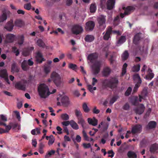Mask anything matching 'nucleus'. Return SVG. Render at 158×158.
I'll return each instance as SVG.
<instances>
[{"instance_id":"obj_17","label":"nucleus","mask_w":158,"mask_h":158,"mask_svg":"<svg viewBox=\"0 0 158 158\" xmlns=\"http://www.w3.org/2000/svg\"><path fill=\"white\" fill-rule=\"evenodd\" d=\"M111 71V69L110 67H105L102 72V75L104 77H107L110 74Z\"/></svg>"},{"instance_id":"obj_56","label":"nucleus","mask_w":158,"mask_h":158,"mask_svg":"<svg viewBox=\"0 0 158 158\" xmlns=\"http://www.w3.org/2000/svg\"><path fill=\"white\" fill-rule=\"evenodd\" d=\"M61 117L63 120H67L69 118V115L66 114H62Z\"/></svg>"},{"instance_id":"obj_11","label":"nucleus","mask_w":158,"mask_h":158,"mask_svg":"<svg viewBox=\"0 0 158 158\" xmlns=\"http://www.w3.org/2000/svg\"><path fill=\"white\" fill-rule=\"evenodd\" d=\"M35 60L37 63H41L43 61H45L46 60L43 57L42 54L40 52L36 53Z\"/></svg>"},{"instance_id":"obj_55","label":"nucleus","mask_w":158,"mask_h":158,"mask_svg":"<svg viewBox=\"0 0 158 158\" xmlns=\"http://www.w3.org/2000/svg\"><path fill=\"white\" fill-rule=\"evenodd\" d=\"M69 68L72 69L73 70H75L77 69V65L75 64L70 63L69 64Z\"/></svg>"},{"instance_id":"obj_61","label":"nucleus","mask_w":158,"mask_h":158,"mask_svg":"<svg viewBox=\"0 0 158 158\" xmlns=\"http://www.w3.org/2000/svg\"><path fill=\"white\" fill-rule=\"evenodd\" d=\"M31 5L30 3L26 4L24 5V8L25 9L29 10L31 9Z\"/></svg>"},{"instance_id":"obj_62","label":"nucleus","mask_w":158,"mask_h":158,"mask_svg":"<svg viewBox=\"0 0 158 158\" xmlns=\"http://www.w3.org/2000/svg\"><path fill=\"white\" fill-rule=\"evenodd\" d=\"M138 100V97L137 96H135L132 102V105L134 106H136L137 101Z\"/></svg>"},{"instance_id":"obj_29","label":"nucleus","mask_w":158,"mask_h":158,"mask_svg":"<svg viewBox=\"0 0 158 158\" xmlns=\"http://www.w3.org/2000/svg\"><path fill=\"white\" fill-rule=\"evenodd\" d=\"M24 36L23 35H19L18 36V43L20 45H22L24 42Z\"/></svg>"},{"instance_id":"obj_33","label":"nucleus","mask_w":158,"mask_h":158,"mask_svg":"<svg viewBox=\"0 0 158 158\" xmlns=\"http://www.w3.org/2000/svg\"><path fill=\"white\" fill-rule=\"evenodd\" d=\"M94 36L91 35H87L85 37L84 40L86 42H90L94 40Z\"/></svg>"},{"instance_id":"obj_25","label":"nucleus","mask_w":158,"mask_h":158,"mask_svg":"<svg viewBox=\"0 0 158 158\" xmlns=\"http://www.w3.org/2000/svg\"><path fill=\"white\" fill-rule=\"evenodd\" d=\"M7 121V118L3 114L0 115V126L5 125V122Z\"/></svg>"},{"instance_id":"obj_38","label":"nucleus","mask_w":158,"mask_h":158,"mask_svg":"<svg viewBox=\"0 0 158 158\" xmlns=\"http://www.w3.org/2000/svg\"><path fill=\"white\" fill-rule=\"evenodd\" d=\"M126 39L124 36H121L117 42L118 44H122L123 43L126 41Z\"/></svg>"},{"instance_id":"obj_18","label":"nucleus","mask_w":158,"mask_h":158,"mask_svg":"<svg viewBox=\"0 0 158 158\" xmlns=\"http://www.w3.org/2000/svg\"><path fill=\"white\" fill-rule=\"evenodd\" d=\"M115 3V0H108L106 3L107 8L110 10L113 8Z\"/></svg>"},{"instance_id":"obj_54","label":"nucleus","mask_w":158,"mask_h":158,"mask_svg":"<svg viewBox=\"0 0 158 158\" xmlns=\"http://www.w3.org/2000/svg\"><path fill=\"white\" fill-rule=\"evenodd\" d=\"M88 88L89 91L92 93L94 92V90H96V87H94L93 88L92 85H88Z\"/></svg>"},{"instance_id":"obj_8","label":"nucleus","mask_w":158,"mask_h":158,"mask_svg":"<svg viewBox=\"0 0 158 158\" xmlns=\"http://www.w3.org/2000/svg\"><path fill=\"white\" fill-rule=\"evenodd\" d=\"M95 23L93 21H90L86 23L85 29L87 31H92L95 26Z\"/></svg>"},{"instance_id":"obj_20","label":"nucleus","mask_w":158,"mask_h":158,"mask_svg":"<svg viewBox=\"0 0 158 158\" xmlns=\"http://www.w3.org/2000/svg\"><path fill=\"white\" fill-rule=\"evenodd\" d=\"M61 102L63 106H67L69 104V98L66 96H63L61 98Z\"/></svg>"},{"instance_id":"obj_60","label":"nucleus","mask_w":158,"mask_h":158,"mask_svg":"<svg viewBox=\"0 0 158 158\" xmlns=\"http://www.w3.org/2000/svg\"><path fill=\"white\" fill-rule=\"evenodd\" d=\"M147 91L146 90H145L144 89H143L142 92H141V95L142 97H143V98H145L146 96H147Z\"/></svg>"},{"instance_id":"obj_24","label":"nucleus","mask_w":158,"mask_h":158,"mask_svg":"<svg viewBox=\"0 0 158 158\" xmlns=\"http://www.w3.org/2000/svg\"><path fill=\"white\" fill-rule=\"evenodd\" d=\"M156 126V123L155 121H151L146 126V128L147 129H150L155 128Z\"/></svg>"},{"instance_id":"obj_9","label":"nucleus","mask_w":158,"mask_h":158,"mask_svg":"<svg viewBox=\"0 0 158 158\" xmlns=\"http://www.w3.org/2000/svg\"><path fill=\"white\" fill-rule=\"evenodd\" d=\"M10 13V11L4 9L2 11V14L0 16V22H2L7 18V15Z\"/></svg>"},{"instance_id":"obj_64","label":"nucleus","mask_w":158,"mask_h":158,"mask_svg":"<svg viewBox=\"0 0 158 158\" xmlns=\"http://www.w3.org/2000/svg\"><path fill=\"white\" fill-rule=\"evenodd\" d=\"M93 112L95 114H98L100 112V110L97 109V107L96 106H94L93 110Z\"/></svg>"},{"instance_id":"obj_22","label":"nucleus","mask_w":158,"mask_h":158,"mask_svg":"<svg viewBox=\"0 0 158 158\" xmlns=\"http://www.w3.org/2000/svg\"><path fill=\"white\" fill-rule=\"evenodd\" d=\"M77 119L78 120L77 123L81 124L83 129L86 128V123L84 119L83 118V117L78 118Z\"/></svg>"},{"instance_id":"obj_42","label":"nucleus","mask_w":158,"mask_h":158,"mask_svg":"<svg viewBox=\"0 0 158 158\" xmlns=\"http://www.w3.org/2000/svg\"><path fill=\"white\" fill-rule=\"evenodd\" d=\"M30 53V50L28 48H25L23 49V56H29Z\"/></svg>"},{"instance_id":"obj_34","label":"nucleus","mask_w":158,"mask_h":158,"mask_svg":"<svg viewBox=\"0 0 158 158\" xmlns=\"http://www.w3.org/2000/svg\"><path fill=\"white\" fill-rule=\"evenodd\" d=\"M141 37L139 35V33H138L134 36L133 39V42L135 44H137L139 40L140 39Z\"/></svg>"},{"instance_id":"obj_41","label":"nucleus","mask_w":158,"mask_h":158,"mask_svg":"<svg viewBox=\"0 0 158 158\" xmlns=\"http://www.w3.org/2000/svg\"><path fill=\"white\" fill-rule=\"evenodd\" d=\"M129 54L127 51H125L123 54L122 56V59L123 60H126L129 56Z\"/></svg>"},{"instance_id":"obj_48","label":"nucleus","mask_w":158,"mask_h":158,"mask_svg":"<svg viewBox=\"0 0 158 158\" xmlns=\"http://www.w3.org/2000/svg\"><path fill=\"white\" fill-rule=\"evenodd\" d=\"M37 45L40 47H44L45 44L41 39H39L37 42Z\"/></svg>"},{"instance_id":"obj_46","label":"nucleus","mask_w":158,"mask_h":158,"mask_svg":"<svg viewBox=\"0 0 158 158\" xmlns=\"http://www.w3.org/2000/svg\"><path fill=\"white\" fill-rule=\"evenodd\" d=\"M2 126L5 127V129H4L3 131L4 133L8 132L11 128V127L10 124L9 125H7L6 124L5 125H2Z\"/></svg>"},{"instance_id":"obj_10","label":"nucleus","mask_w":158,"mask_h":158,"mask_svg":"<svg viewBox=\"0 0 158 158\" xmlns=\"http://www.w3.org/2000/svg\"><path fill=\"white\" fill-rule=\"evenodd\" d=\"M145 108V107L144 105L143 104H140L134 110L136 114L140 115L143 113Z\"/></svg>"},{"instance_id":"obj_32","label":"nucleus","mask_w":158,"mask_h":158,"mask_svg":"<svg viewBox=\"0 0 158 158\" xmlns=\"http://www.w3.org/2000/svg\"><path fill=\"white\" fill-rule=\"evenodd\" d=\"M71 127L74 129L77 130L79 129V126L77 123L73 120H70V124Z\"/></svg>"},{"instance_id":"obj_28","label":"nucleus","mask_w":158,"mask_h":158,"mask_svg":"<svg viewBox=\"0 0 158 158\" xmlns=\"http://www.w3.org/2000/svg\"><path fill=\"white\" fill-rule=\"evenodd\" d=\"M21 66L23 70L24 71H27L29 68L27 64V61L25 60H24L21 64Z\"/></svg>"},{"instance_id":"obj_14","label":"nucleus","mask_w":158,"mask_h":158,"mask_svg":"<svg viewBox=\"0 0 158 158\" xmlns=\"http://www.w3.org/2000/svg\"><path fill=\"white\" fill-rule=\"evenodd\" d=\"M0 77L4 78L7 82L9 81L7 70L4 69L0 70Z\"/></svg>"},{"instance_id":"obj_49","label":"nucleus","mask_w":158,"mask_h":158,"mask_svg":"<svg viewBox=\"0 0 158 158\" xmlns=\"http://www.w3.org/2000/svg\"><path fill=\"white\" fill-rule=\"evenodd\" d=\"M102 127L101 129L102 132H103L107 130L108 127V125L106 123L103 124Z\"/></svg>"},{"instance_id":"obj_15","label":"nucleus","mask_w":158,"mask_h":158,"mask_svg":"<svg viewBox=\"0 0 158 158\" xmlns=\"http://www.w3.org/2000/svg\"><path fill=\"white\" fill-rule=\"evenodd\" d=\"M14 25L12 20H10L8 22L4 27V28L9 31H11L13 28Z\"/></svg>"},{"instance_id":"obj_36","label":"nucleus","mask_w":158,"mask_h":158,"mask_svg":"<svg viewBox=\"0 0 158 158\" xmlns=\"http://www.w3.org/2000/svg\"><path fill=\"white\" fill-rule=\"evenodd\" d=\"M75 114L77 119L83 117L82 114L80 110L76 109L75 110Z\"/></svg>"},{"instance_id":"obj_37","label":"nucleus","mask_w":158,"mask_h":158,"mask_svg":"<svg viewBox=\"0 0 158 158\" xmlns=\"http://www.w3.org/2000/svg\"><path fill=\"white\" fill-rule=\"evenodd\" d=\"M11 71L12 72H18L19 70L16 66L15 63H13L12 64L11 67Z\"/></svg>"},{"instance_id":"obj_27","label":"nucleus","mask_w":158,"mask_h":158,"mask_svg":"<svg viewBox=\"0 0 158 158\" xmlns=\"http://www.w3.org/2000/svg\"><path fill=\"white\" fill-rule=\"evenodd\" d=\"M150 151L151 153L157 152H158V146L156 144H154L151 145Z\"/></svg>"},{"instance_id":"obj_5","label":"nucleus","mask_w":158,"mask_h":158,"mask_svg":"<svg viewBox=\"0 0 158 158\" xmlns=\"http://www.w3.org/2000/svg\"><path fill=\"white\" fill-rule=\"evenodd\" d=\"M83 30L82 27L81 26L77 24L74 25L72 29L73 34L77 35L81 33Z\"/></svg>"},{"instance_id":"obj_51","label":"nucleus","mask_w":158,"mask_h":158,"mask_svg":"<svg viewBox=\"0 0 158 158\" xmlns=\"http://www.w3.org/2000/svg\"><path fill=\"white\" fill-rule=\"evenodd\" d=\"M140 65L138 64L136 65H134L132 68V71L133 72H138L140 70Z\"/></svg>"},{"instance_id":"obj_7","label":"nucleus","mask_w":158,"mask_h":158,"mask_svg":"<svg viewBox=\"0 0 158 158\" xmlns=\"http://www.w3.org/2000/svg\"><path fill=\"white\" fill-rule=\"evenodd\" d=\"M142 130V126L139 124H137L134 126L132 128L131 132L133 134L136 133H140Z\"/></svg>"},{"instance_id":"obj_58","label":"nucleus","mask_w":158,"mask_h":158,"mask_svg":"<svg viewBox=\"0 0 158 158\" xmlns=\"http://www.w3.org/2000/svg\"><path fill=\"white\" fill-rule=\"evenodd\" d=\"M9 124L10 125L11 127V128H12L13 129H15V128L18 127V123L16 122H10L9 123Z\"/></svg>"},{"instance_id":"obj_23","label":"nucleus","mask_w":158,"mask_h":158,"mask_svg":"<svg viewBox=\"0 0 158 158\" xmlns=\"http://www.w3.org/2000/svg\"><path fill=\"white\" fill-rule=\"evenodd\" d=\"M87 121L89 124L93 126H96L98 124V120L95 117H93V118H88Z\"/></svg>"},{"instance_id":"obj_47","label":"nucleus","mask_w":158,"mask_h":158,"mask_svg":"<svg viewBox=\"0 0 158 158\" xmlns=\"http://www.w3.org/2000/svg\"><path fill=\"white\" fill-rule=\"evenodd\" d=\"M132 88L130 87H129L125 93V94H124L126 96H129L130 95V94L132 92Z\"/></svg>"},{"instance_id":"obj_30","label":"nucleus","mask_w":158,"mask_h":158,"mask_svg":"<svg viewBox=\"0 0 158 158\" xmlns=\"http://www.w3.org/2000/svg\"><path fill=\"white\" fill-rule=\"evenodd\" d=\"M127 156L129 158H137V155L134 152L129 151L127 153Z\"/></svg>"},{"instance_id":"obj_63","label":"nucleus","mask_w":158,"mask_h":158,"mask_svg":"<svg viewBox=\"0 0 158 158\" xmlns=\"http://www.w3.org/2000/svg\"><path fill=\"white\" fill-rule=\"evenodd\" d=\"M107 153L108 154H111V155H109L108 156V157H110L112 158L114 156V152L112 150H109L107 152Z\"/></svg>"},{"instance_id":"obj_13","label":"nucleus","mask_w":158,"mask_h":158,"mask_svg":"<svg viewBox=\"0 0 158 158\" xmlns=\"http://www.w3.org/2000/svg\"><path fill=\"white\" fill-rule=\"evenodd\" d=\"M112 28L111 26H109L107 28L106 31L103 36V39L106 40H108L110 37V35L111 34Z\"/></svg>"},{"instance_id":"obj_4","label":"nucleus","mask_w":158,"mask_h":158,"mask_svg":"<svg viewBox=\"0 0 158 158\" xmlns=\"http://www.w3.org/2000/svg\"><path fill=\"white\" fill-rule=\"evenodd\" d=\"M106 17V16L101 15L97 18V21L101 29H102V30L104 29L106 27L105 24Z\"/></svg>"},{"instance_id":"obj_19","label":"nucleus","mask_w":158,"mask_h":158,"mask_svg":"<svg viewBox=\"0 0 158 158\" xmlns=\"http://www.w3.org/2000/svg\"><path fill=\"white\" fill-rule=\"evenodd\" d=\"M98 57V55L96 53H94L89 54L87 57V59L91 62H93L94 60L96 59Z\"/></svg>"},{"instance_id":"obj_16","label":"nucleus","mask_w":158,"mask_h":158,"mask_svg":"<svg viewBox=\"0 0 158 158\" xmlns=\"http://www.w3.org/2000/svg\"><path fill=\"white\" fill-rule=\"evenodd\" d=\"M16 88L21 90H24L25 89V84L22 81H19L16 82L15 85Z\"/></svg>"},{"instance_id":"obj_50","label":"nucleus","mask_w":158,"mask_h":158,"mask_svg":"<svg viewBox=\"0 0 158 158\" xmlns=\"http://www.w3.org/2000/svg\"><path fill=\"white\" fill-rule=\"evenodd\" d=\"M83 137L84 140L86 141H89V137L87 135L85 131L83 130L82 132Z\"/></svg>"},{"instance_id":"obj_44","label":"nucleus","mask_w":158,"mask_h":158,"mask_svg":"<svg viewBox=\"0 0 158 158\" xmlns=\"http://www.w3.org/2000/svg\"><path fill=\"white\" fill-rule=\"evenodd\" d=\"M82 108L84 111L85 113H88L89 111V109L86 103H84L83 104Z\"/></svg>"},{"instance_id":"obj_57","label":"nucleus","mask_w":158,"mask_h":158,"mask_svg":"<svg viewBox=\"0 0 158 158\" xmlns=\"http://www.w3.org/2000/svg\"><path fill=\"white\" fill-rule=\"evenodd\" d=\"M51 138L49 139L48 144L49 145H52L54 142L55 139L53 136L52 135H51Z\"/></svg>"},{"instance_id":"obj_2","label":"nucleus","mask_w":158,"mask_h":158,"mask_svg":"<svg viewBox=\"0 0 158 158\" xmlns=\"http://www.w3.org/2000/svg\"><path fill=\"white\" fill-rule=\"evenodd\" d=\"M38 91L40 96L42 98H45L50 94L48 86L44 83L40 84L38 87Z\"/></svg>"},{"instance_id":"obj_21","label":"nucleus","mask_w":158,"mask_h":158,"mask_svg":"<svg viewBox=\"0 0 158 158\" xmlns=\"http://www.w3.org/2000/svg\"><path fill=\"white\" fill-rule=\"evenodd\" d=\"M148 73L146 76V79L148 80H151L154 77V74L152 73V70L150 68L148 70Z\"/></svg>"},{"instance_id":"obj_3","label":"nucleus","mask_w":158,"mask_h":158,"mask_svg":"<svg viewBox=\"0 0 158 158\" xmlns=\"http://www.w3.org/2000/svg\"><path fill=\"white\" fill-rule=\"evenodd\" d=\"M51 78L56 86H60L62 81L60 76L58 73L53 72L51 75Z\"/></svg>"},{"instance_id":"obj_12","label":"nucleus","mask_w":158,"mask_h":158,"mask_svg":"<svg viewBox=\"0 0 158 158\" xmlns=\"http://www.w3.org/2000/svg\"><path fill=\"white\" fill-rule=\"evenodd\" d=\"M135 8L132 6H128L127 7L125 10L123 14L121 13L120 14V17L121 18H124L125 15H127L130 14L131 11H133Z\"/></svg>"},{"instance_id":"obj_31","label":"nucleus","mask_w":158,"mask_h":158,"mask_svg":"<svg viewBox=\"0 0 158 158\" xmlns=\"http://www.w3.org/2000/svg\"><path fill=\"white\" fill-rule=\"evenodd\" d=\"M15 25L16 27H21L24 25V23L21 20L16 19L15 22Z\"/></svg>"},{"instance_id":"obj_6","label":"nucleus","mask_w":158,"mask_h":158,"mask_svg":"<svg viewBox=\"0 0 158 158\" xmlns=\"http://www.w3.org/2000/svg\"><path fill=\"white\" fill-rule=\"evenodd\" d=\"M101 64L98 62L94 63L92 66V70L94 74H98L100 72Z\"/></svg>"},{"instance_id":"obj_26","label":"nucleus","mask_w":158,"mask_h":158,"mask_svg":"<svg viewBox=\"0 0 158 158\" xmlns=\"http://www.w3.org/2000/svg\"><path fill=\"white\" fill-rule=\"evenodd\" d=\"M15 36L13 34H8L6 35V39L8 42H12L15 39Z\"/></svg>"},{"instance_id":"obj_43","label":"nucleus","mask_w":158,"mask_h":158,"mask_svg":"<svg viewBox=\"0 0 158 158\" xmlns=\"http://www.w3.org/2000/svg\"><path fill=\"white\" fill-rule=\"evenodd\" d=\"M90 12L91 13H94L96 10V7L95 4H92L90 7Z\"/></svg>"},{"instance_id":"obj_1","label":"nucleus","mask_w":158,"mask_h":158,"mask_svg":"<svg viewBox=\"0 0 158 158\" xmlns=\"http://www.w3.org/2000/svg\"><path fill=\"white\" fill-rule=\"evenodd\" d=\"M118 83V79L115 77L105 79L102 82V86L104 88L109 87L111 89L116 88Z\"/></svg>"},{"instance_id":"obj_53","label":"nucleus","mask_w":158,"mask_h":158,"mask_svg":"<svg viewBox=\"0 0 158 158\" xmlns=\"http://www.w3.org/2000/svg\"><path fill=\"white\" fill-rule=\"evenodd\" d=\"M119 17L118 15L114 18V25L116 26L118 25L119 22Z\"/></svg>"},{"instance_id":"obj_45","label":"nucleus","mask_w":158,"mask_h":158,"mask_svg":"<svg viewBox=\"0 0 158 158\" xmlns=\"http://www.w3.org/2000/svg\"><path fill=\"white\" fill-rule=\"evenodd\" d=\"M12 52L14 53H15L16 56H18L19 54V50L17 49L16 47H14L12 48Z\"/></svg>"},{"instance_id":"obj_39","label":"nucleus","mask_w":158,"mask_h":158,"mask_svg":"<svg viewBox=\"0 0 158 158\" xmlns=\"http://www.w3.org/2000/svg\"><path fill=\"white\" fill-rule=\"evenodd\" d=\"M147 141L145 139H143L140 142L139 146L141 148L146 147L147 146Z\"/></svg>"},{"instance_id":"obj_35","label":"nucleus","mask_w":158,"mask_h":158,"mask_svg":"<svg viewBox=\"0 0 158 158\" xmlns=\"http://www.w3.org/2000/svg\"><path fill=\"white\" fill-rule=\"evenodd\" d=\"M43 68L44 72L46 74H47L50 72L51 69L50 65L45 64Z\"/></svg>"},{"instance_id":"obj_40","label":"nucleus","mask_w":158,"mask_h":158,"mask_svg":"<svg viewBox=\"0 0 158 158\" xmlns=\"http://www.w3.org/2000/svg\"><path fill=\"white\" fill-rule=\"evenodd\" d=\"M127 66V64L126 63H125L123 65L122 73L121 74V76H123L126 72V69Z\"/></svg>"},{"instance_id":"obj_52","label":"nucleus","mask_w":158,"mask_h":158,"mask_svg":"<svg viewBox=\"0 0 158 158\" xmlns=\"http://www.w3.org/2000/svg\"><path fill=\"white\" fill-rule=\"evenodd\" d=\"M118 98V97L117 96H115L113 97L110 101V104H113L116 101Z\"/></svg>"},{"instance_id":"obj_59","label":"nucleus","mask_w":158,"mask_h":158,"mask_svg":"<svg viewBox=\"0 0 158 158\" xmlns=\"http://www.w3.org/2000/svg\"><path fill=\"white\" fill-rule=\"evenodd\" d=\"M55 152L54 150H52L50 152H48V153L45 156V158H48L50 157L52 155L54 154Z\"/></svg>"}]
</instances>
